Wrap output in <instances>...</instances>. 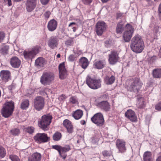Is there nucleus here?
I'll list each match as a JSON object with an SVG mask.
<instances>
[{"label":"nucleus","mask_w":161,"mask_h":161,"mask_svg":"<svg viewBox=\"0 0 161 161\" xmlns=\"http://www.w3.org/2000/svg\"><path fill=\"white\" fill-rule=\"evenodd\" d=\"M152 75L154 78H161V69H155L152 72Z\"/></svg>","instance_id":"nucleus-32"},{"label":"nucleus","mask_w":161,"mask_h":161,"mask_svg":"<svg viewBox=\"0 0 161 161\" xmlns=\"http://www.w3.org/2000/svg\"><path fill=\"white\" fill-rule=\"evenodd\" d=\"M80 123L81 125H84L85 124L86 122L85 120H82L80 121Z\"/></svg>","instance_id":"nucleus-62"},{"label":"nucleus","mask_w":161,"mask_h":161,"mask_svg":"<svg viewBox=\"0 0 161 161\" xmlns=\"http://www.w3.org/2000/svg\"><path fill=\"white\" fill-rule=\"evenodd\" d=\"M6 154V151L5 148L0 146V157L3 158L5 156Z\"/></svg>","instance_id":"nucleus-41"},{"label":"nucleus","mask_w":161,"mask_h":161,"mask_svg":"<svg viewBox=\"0 0 161 161\" xmlns=\"http://www.w3.org/2000/svg\"><path fill=\"white\" fill-rule=\"evenodd\" d=\"M71 40H68L65 42V44L67 46H69L71 45Z\"/></svg>","instance_id":"nucleus-57"},{"label":"nucleus","mask_w":161,"mask_h":161,"mask_svg":"<svg viewBox=\"0 0 161 161\" xmlns=\"http://www.w3.org/2000/svg\"><path fill=\"white\" fill-rule=\"evenodd\" d=\"M29 104V102L28 100H24L21 104V108L23 109H25L28 107Z\"/></svg>","instance_id":"nucleus-36"},{"label":"nucleus","mask_w":161,"mask_h":161,"mask_svg":"<svg viewBox=\"0 0 161 161\" xmlns=\"http://www.w3.org/2000/svg\"><path fill=\"white\" fill-rule=\"evenodd\" d=\"M42 158V155L40 153L35 152L29 157L28 161H40Z\"/></svg>","instance_id":"nucleus-25"},{"label":"nucleus","mask_w":161,"mask_h":161,"mask_svg":"<svg viewBox=\"0 0 161 161\" xmlns=\"http://www.w3.org/2000/svg\"><path fill=\"white\" fill-rule=\"evenodd\" d=\"M79 63L82 68L86 69L88 66L89 61L86 58L83 57L79 59Z\"/></svg>","instance_id":"nucleus-28"},{"label":"nucleus","mask_w":161,"mask_h":161,"mask_svg":"<svg viewBox=\"0 0 161 161\" xmlns=\"http://www.w3.org/2000/svg\"><path fill=\"white\" fill-rule=\"evenodd\" d=\"M105 46L106 47H109L110 44L109 43V42L108 41H106L105 42Z\"/></svg>","instance_id":"nucleus-59"},{"label":"nucleus","mask_w":161,"mask_h":161,"mask_svg":"<svg viewBox=\"0 0 161 161\" xmlns=\"http://www.w3.org/2000/svg\"><path fill=\"white\" fill-rule=\"evenodd\" d=\"M143 84L139 78H135L133 79L132 82L128 86V91L134 92H137L142 87Z\"/></svg>","instance_id":"nucleus-5"},{"label":"nucleus","mask_w":161,"mask_h":161,"mask_svg":"<svg viewBox=\"0 0 161 161\" xmlns=\"http://www.w3.org/2000/svg\"><path fill=\"white\" fill-rule=\"evenodd\" d=\"M10 73L8 70H2L0 72V77L2 80L6 82L10 79Z\"/></svg>","instance_id":"nucleus-23"},{"label":"nucleus","mask_w":161,"mask_h":161,"mask_svg":"<svg viewBox=\"0 0 161 161\" xmlns=\"http://www.w3.org/2000/svg\"><path fill=\"white\" fill-rule=\"evenodd\" d=\"M57 26V21L54 19H52L48 22L47 28L49 31H53L56 29Z\"/></svg>","instance_id":"nucleus-24"},{"label":"nucleus","mask_w":161,"mask_h":161,"mask_svg":"<svg viewBox=\"0 0 161 161\" xmlns=\"http://www.w3.org/2000/svg\"><path fill=\"white\" fill-rule=\"evenodd\" d=\"M108 61L112 65L115 64L119 59V53L117 51H112L108 55Z\"/></svg>","instance_id":"nucleus-14"},{"label":"nucleus","mask_w":161,"mask_h":161,"mask_svg":"<svg viewBox=\"0 0 161 161\" xmlns=\"http://www.w3.org/2000/svg\"><path fill=\"white\" fill-rule=\"evenodd\" d=\"M137 105L138 108H142L145 106L143 100L142 99H139L137 103Z\"/></svg>","instance_id":"nucleus-44"},{"label":"nucleus","mask_w":161,"mask_h":161,"mask_svg":"<svg viewBox=\"0 0 161 161\" xmlns=\"http://www.w3.org/2000/svg\"><path fill=\"white\" fill-rule=\"evenodd\" d=\"M125 115L132 122H136L137 120V117L135 112L131 109L128 110L125 112Z\"/></svg>","instance_id":"nucleus-18"},{"label":"nucleus","mask_w":161,"mask_h":161,"mask_svg":"<svg viewBox=\"0 0 161 161\" xmlns=\"http://www.w3.org/2000/svg\"><path fill=\"white\" fill-rule=\"evenodd\" d=\"M25 130L30 134H32L34 131V128L32 126L28 127L25 129Z\"/></svg>","instance_id":"nucleus-43"},{"label":"nucleus","mask_w":161,"mask_h":161,"mask_svg":"<svg viewBox=\"0 0 161 161\" xmlns=\"http://www.w3.org/2000/svg\"><path fill=\"white\" fill-rule=\"evenodd\" d=\"M9 48L8 46L5 45H3L1 47L0 52L2 54H7L8 53Z\"/></svg>","instance_id":"nucleus-34"},{"label":"nucleus","mask_w":161,"mask_h":161,"mask_svg":"<svg viewBox=\"0 0 161 161\" xmlns=\"http://www.w3.org/2000/svg\"><path fill=\"white\" fill-rule=\"evenodd\" d=\"M83 3L85 5H89L92 2V0H82Z\"/></svg>","instance_id":"nucleus-49"},{"label":"nucleus","mask_w":161,"mask_h":161,"mask_svg":"<svg viewBox=\"0 0 161 161\" xmlns=\"http://www.w3.org/2000/svg\"><path fill=\"white\" fill-rule=\"evenodd\" d=\"M11 133L13 135H17L19 133V130L18 129H14L10 130Z\"/></svg>","instance_id":"nucleus-46"},{"label":"nucleus","mask_w":161,"mask_h":161,"mask_svg":"<svg viewBox=\"0 0 161 161\" xmlns=\"http://www.w3.org/2000/svg\"><path fill=\"white\" fill-rule=\"evenodd\" d=\"M106 65V62L104 59H99L94 62L93 66L95 69H100L104 68Z\"/></svg>","instance_id":"nucleus-20"},{"label":"nucleus","mask_w":161,"mask_h":161,"mask_svg":"<svg viewBox=\"0 0 161 161\" xmlns=\"http://www.w3.org/2000/svg\"><path fill=\"white\" fill-rule=\"evenodd\" d=\"M115 80V77L113 75L111 76H106L104 78V83L107 85H110L114 83Z\"/></svg>","instance_id":"nucleus-30"},{"label":"nucleus","mask_w":161,"mask_h":161,"mask_svg":"<svg viewBox=\"0 0 161 161\" xmlns=\"http://www.w3.org/2000/svg\"><path fill=\"white\" fill-rule=\"evenodd\" d=\"M159 28V27L158 26H156L155 27V31L156 33H157L158 32V29Z\"/></svg>","instance_id":"nucleus-63"},{"label":"nucleus","mask_w":161,"mask_h":161,"mask_svg":"<svg viewBox=\"0 0 161 161\" xmlns=\"http://www.w3.org/2000/svg\"><path fill=\"white\" fill-rule=\"evenodd\" d=\"M97 106L102 110L106 112L109 111L110 109V105L107 101H103L99 103Z\"/></svg>","instance_id":"nucleus-21"},{"label":"nucleus","mask_w":161,"mask_h":161,"mask_svg":"<svg viewBox=\"0 0 161 161\" xmlns=\"http://www.w3.org/2000/svg\"><path fill=\"white\" fill-rule=\"evenodd\" d=\"M117 148L120 153H124L126 152L125 142L122 139H118L116 142Z\"/></svg>","instance_id":"nucleus-15"},{"label":"nucleus","mask_w":161,"mask_h":161,"mask_svg":"<svg viewBox=\"0 0 161 161\" xmlns=\"http://www.w3.org/2000/svg\"><path fill=\"white\" fill-rule=\"evenodd\" d=\"M75 57L74 55L71 54L68 57V60L70 62H73L74 60Z\"/></svg>","instance_id":"nucleus-47"},{"label":"nucleus","mask_w":161,"mask_h":161,"mask_svg":"<svg viewBox=\"0 0 161 161\" xmlns=\"http://www.w3.org/2000/svg\"><path fill=\"white\" fill-rule=\"evenodd\" d=\"M63 125L66 129L68 133L70 134L73 132V126L69 120L67 119L64 120L63 122Z\"/></svg>","instance_id":"nucleus-22"},{"label":"nucleus","mask_w":161,"mask_h":161,"mask_svg":"<svg viewBox=\"0 0 161 161\" xmlns=\"http://www.w3.org/2000/svg\"><path fill=\"white\" fill-rule=\"evenodd\" d=\"M134 32V28L132 25L129 24H127L126 25V30L123 35L124 39L125 42L130 41Z\"/></svg>","instance_id":"nucleus-10"},{"label":"nucleus","mask_w":161,"mask_h":161,"mask_svg":"<svg viewBox=\"0 0 161 161\" xmlns=\"http://www.w3.org/2000/svg\"><path fill=\"white\" fill-rule=\"evenodd\" d=\"M83 115V111L80 109H77L73 112L72 116L75 119L78 120L81 118Z\"/></svg>","instance_id":"nucleus-29"},{"label":"nucleus","mask_w":161,"mask_h":161,"mask_svg":"<svg viewBox=\"0 0 161 161\" xmlns=\"http://www.w3.org/2000/svg\"><path fill=\"white\" fill-rule=\"evenodd\" d=\"M155 109L158 110H161V102L159 103L156 105Z\"/></svg>","instance_id":"nucleus-48"},{"label":"nucleus","mask_w":161,"mask_h":161,"mask_svg":"<svg viewBox=\"0 0 161 161\" xmlns=\"http://www.w3.org/2000/svg\"><path fill=\"white\" fill-rule=\"evenodd\" d=\"M60 78L61 79L65 78L67 76V72L65 68L64 63L60 64L58 66Z\"/></svg>","instance_id":"nucleus-16"},{"label":"nucleus","mask_w":161,"mask_h":161,"mask_svg":"<svg viewBox=\"0 0 161 161\" xmlns=\"http://www.w3.org/2000/svg\"><path fill=\"white\" fill-rule=\"evenodd\" d=\"M50 91L51 90L48 88H42L40 90L39 94L42 95L47 96V95Z\"/></svg>","instance_id":"nucleus-35"},{"label":"nucleus","mask_w":161,"mask_h":161,"mask_svg":"<svg viewBox=\"0 0 161 161\" xmlns=\"http://www.w3.org/2000/svg\"><path fill=\"white\" fill-rule=\"evenodd\" d=\"M42 3L43 5L46 4L49 0H40Z\"/></svg>","instance_id":"nucleus-54"},{"label":"nucleus","mask_w":161,"mask_h":161,"mask_svg":"<svg viewBox=\"0 0 161 161\" xmlns=\"http://www.w3.org/2000/svg\"><path fill=\"white\" fill-rule=\"evenodd\" d=\"M44 99L42 97L38 96L35 99L34 106L36 110L40 111L42 109L44 108Z\"/></svg>","instance_id":"nucleus-12"},{"label":"nucleus","mask_w":161,"mask_h":161,"mask_svg":"<svg viewBox=\"0 0 161 161\" xmlns=\"http://www.w3.org/2000/svg\"><path fill=\"white\" fill-rule=\"evenodd\" d=\"M54 79V75L51 72H45L43 73L41 77L40 82L44 86L49 85Z\"/></svg>","instance_id":"nucleus-6"},{"label":"nucleus","mask_w":161,"mask_h":161,"mask_svg":"<svg viewBox=\"0 0 161 161\" xmlns=\"http://www.w3.org/2000/svg\"><path fill=\"white\" fill-rule=\"evenodd\" d=\"M150 120V118L149 116H147L146 117V123L147 124H149Z\"/></svg>","instance_id":"nucleus-56"},{"label":"nucleus","mask_w":161,"mask_h":161,"mask_svg":"<svg viewBox=\"0 0 161 161\" xmlns=\"http://www.w3.org/2000/svg\"><path fill=\"white\" fill-rule=\"evenodd\" d=\"M61 134L59 132L55 133L53 135V139L55 141H58L60 140L61 138Z\"/></svg>","instance_id":"nucleus-39"},{"label":"nucleus","mask_w":161,"mask_h":161,"mask_svg":"<svg viewBox=\"0 0 161 161\" xmlns=\"http://www.w3.org/2000/svg\"><path fill=\"white\" fill-rule=\"evenodd\" d=\"M156 161H161V156H159L157 158Z\"/></svg>","instance_id":"nucleus-61"},{"label":"nucleus","mask_w":161,"mask_h":161,"mask_svg":"<svg viewBox=\"0 0 161 161\" xmlns=\"http://www.w3.org/2000/svg\"><path fill=\"white\" fill-rule=\"evenodd\" d=\"M52 148L58 151L60 156L64 159H65L67 156V154L65 153L69 151L71 149L70 147L68 145L64 146L58 145H53L52 146Z\"/></svg>","instance_id":"nucleus-7"},{"label":"nucleus","mask_w":161,"mask_h":161,"mask_svg":"<svg viewBox=\"0 0 161 161\" xmlns=\"http://www.w3.org/2000/svg\"><path fill=\"white\" fill-rule=\"evenodd\" d=\"M52 116L50 115H44L38 121L39 126L44 130H47L48 129L47 126L51 122Z\"/></svg>","instance_id":"nucleus-4"},{"label":"nucleus","mask_w":161,"mask_h":161,"mask_svg":"<svg viewBox=\"0 0 161 161\" xmlns=\"http://www.w3.org/2000/svg\"><path fill=\"white\" fill-rule=\"evenodd\" d=\"M123 15V14L121 13H118L117 14V17H120L122 16Z\"/></svg>","instance_id":"nucleus-60"},{"label":"nucleus","mask_w":161,"mask_h":161,"mask_svg":"<svg viewBox=\"0 0 161 161\" xmlns=\"http://www.w3.org/2000/svg\"><path fill=\"white\" fill-rule=\"evenodd\" d=\"M40 47L36 46L29 50H25L23 52L25 58L27 59H32L39 52Z\"/></svg>","instance_id":"nucleus-8"},{"label":"nucleus","mask_w":161,"mask_h":161,"mask_svg":"<svg viewBox=\"0 0 161 161\" xmlns=\"http://www.w3.org/2000/svg\"><path fill=\"white\" fill-rule=\"evenodd\" d=\"M69 103L74 106L78 105L79 104L78 98L75 96H72L69 98Z\"/></svg>","instance_id":"nucleus-33"},{"label":"nucleus","mask_w":161,"mask_h":161,"mask_svg":"<svg viewBox=\"0 0 161 161\" xmlns=\"http://www.w3.org/2000/svg\"><path fill=\"white\" fill-rule=\"evenodd\" d=\"M159 15L160 19L161 20V3L160 4L158 8Z\"/></svg>","instance_id":"nucleus-55"},{"label":"nucleus","mask_w":161,"mask_h":161,"mask_svg":"<svg viewBox=\"0 0 161 161\" xmlns=\"http://www.w3.org/2000/svg\"><path fill=\"white\" fill-rule=\"evenodd\" d=\"M9 158L12 161H20L19 157L16 156L11 155L9 156Z\"/></svg>","instance_id":"nucleus-45"},{"label":"nucleus","mask_w":161,"mask_h":161,"mask_svg":"<svg viewBox=\"0 0 161 161\" xmlns=\"http://www.w3.org/2000/svg\"><path fill=\"white\" fill-rule=\"evenodd\" d=\"M15 85L14 84H12L8 86V88L9 90L11 91L14 89L15 88Z\"/></svg>","instance_id":"nucleus-53"},{"label":"nucleus","mask_w":161,"mask_h":161,"mask_svg":"<svg viewBox=\"0 0 161 161\" xmlns=\"http://www.w3.org/2000/svg\"><path fill=\"white\" fill-rule=\"evenodd\" d=\"M37 0H27L25 3L26 8L28 12L32 11L36 5Z\"/></svg>","instance_id":"nucleus-19"},{"label":"nucleus","mask_w":161,"mask_h":161,"mask_svg":"<svg viewBox=\"0 0 161 161\" xmlns=\"http://www.w3.org/2000/svg\"><path fill=\"white\" fill-rule=\"evenodd\" d=\"M4 1L5 2H7L8 6H9L12 5V4L11 0H4Z\"/></svg>","instance_id":"nucleus-58"},{"label":"nucleus","mask_w":161,"mask_h":161,"mask_svg":"<svg viewBox=\"0 0 161 161\" xmlns=\"http://www.w3.org/2000/svg\"><path fill=\"white\" fill-rule=\"evenodd\" d=\"M77 24L74 22L70 23L68 25L69 27L73 29V31L75 32L76 30Z\"/></svg>","instance_id":"nucleus-40"},{"label":"nucleus","mask_w":161,"mask_h":161,"mask_svg":"<svg viewBox=\"0 0 161 161\" xmlns=\"http://www.w3.org/2000/svg\"><path fill=\"white\" fill-rule=\"evenodd\" d=\"M59 40L55 36H51L48 42V45L51 48L53 49L57 47L58 44Z\"/></svg>","instance_id":"nucleus-17"},{"label":"nucleus","mask_w":161,"mask_h":161,"mask_svg":"<svg viewBox=\"0 0 161 161\" xmlns=\"http://www.w3.org/2000/svg\"><path fill=\"white\" fill-rule=\"evenodd\" d=\"M91 120L93 123L99 126H103L104 123L103 116L101 113H98L95 114L91 118Z\"/></svg>","instance_id":"nucleus-9"},{"label":"nucleus","mask_w":161,"mask_h":161,"mask_svg":"<svg viewBox=\"0 0 161 161\" xmlns=\"http://www.w3.org/2000/svg\"><path fill=\"white\" fill-rule=\"evenodd\" d=\"M46 64L45 59L42 57H39L35 61V64L36 66L39 68L44 66Z\"/></svg>","instance_id":"nucleus-27"},{"label":"nucleus","mask_w":161,"mask_h":161,"mask_svg":"<svg viewBox=\"0 0 161 161\" xmlns=\"http://www.w3.org/2000/svg\"><path fill=\"white\" fill-rule=\"evenodd\" d=\"M51 14V13L49 11H47L44 14V15L45 18L48 19Z\"/></svg>","instance_id":"nucleus-50"},{"label":"nucleus","mask_w":161,"mask_h":161,"mask_svg":"<svg viewBox=\"0 0 161 161\" xmlns=\"http://www.w3.org/2000/svg\"><path fill=\"white\" fill-rule=\"evenodd\" d=\"M10 64L12 67L17 68L20 66L21 64V61L17 57H14L11 58Z\"/></svg>","instance_id":"nucleus-26"},{"label":"nucleus","mask_w":161,"mask_h":161,"mask_svg":"<svg viewBox=\"0 0 161 161\" xmlns=\"http://www.w3.org/2000/svg\"><path fill=\"white\" fill-rule=\"evenodd\" d=\"M158 55L161 58V47L159 50V52Z\"/></svg>","instance_id":"nucleus-64"},{"label":"nucleus","mask_w":161,"mask_h":161,"mask_svg":"<svg viewBox=\"0 0 161 161\" xmlns=\"http://www.w3.org/2000/svg\"><path fill=\"white\" fill-rule=\"evenodd\" d=\"M14 109V103L13 101L8 102L4 104L1 110L3 116L7 118L10 116L13 113Z\"/></svg>","instance_id":"nucleus-2"},{"label":"nucleus","mask_w":161,"mask_h":161,"mask_svg":"<svg viewBox=\"0 0 161 161\" xmlns=\"http://www.w3.org/2000/svg\"><path fill=\"white\" fill-rule=\"evenodd\" d=\"M5 37L4 33L3 32H0V42H2Z\"/></svg>","instance_id":"nucleus-51"},{"label":"nucleus","mask_w":161,"mask_h":161,"mask_svg":"<svg viewBox=\"0 0 161 161\" xmlns=\"http://www.w3.org/2000/svg\"><path fill=\"white\" fill-rule=\"evenodd\" d=\"M103 156L105 158H108L112 155V153L110 151L104 150L102 152Z\"/></svg>","instance_id":"nucleus-42"},{"label":"nucleus","mask_w":161,"mask_h":161,"mask_svg":"<svg viewBox=\"0 0 161 161\" xmlns=\"http://www.w3.org/2000/svg\"><path fill=\"white\" fill-rule=\"evenodd\" d=\"M143 159L144 161H153L152 153L149 151H147L144 153Z\"/></svg>","instance_id":"nucleus-31"},{"label":"nucleus","mask_w":161,"mask_h":161,"mask_svg":"<svg viewBox=\"0 0 161 161\" xmlns=\"http://www.w3.org/2000/svg\"><path fill=\"white\" fill-rule=\"evenodd\" d=\"M132 50L136 53H141L144 47V42L139 35H135L132 39L130 44Z\"/></svg>","instance_id":"nucleus-1"},{"label":"nucleus","mask_w":161,"mask_h":161,"mask_svg":"<svg viewBox=\"0 0 161 161\" xmlns=\"http://www.w3.org/2000/svg\"><path fill=\"white\" fill-rule=\"evenodd\" d=\"M102 138V136L100 133L95 135L92 138V141L95 143H97L99 140Z\"/></svg>","instance_id":"nucleus-38"},{"label":"nucleus","mask_w":161,"mask_h":161,"mask_svg":"<svg viewBox=\"0 0 161 161\" xmlns=\"http://www.w3.org/2000/svg\"><path fill=\"white\" fill-rule=\"evenodd\" d=\"M123 26L122 22H119L117 24L116 31L117 33H121L123 31Z\"/></svg>","instance_id":"nucleus-37"},{"label":"nucleus","mask_w":161,"mask_h":161,"mask_svg":"<svg viewBox=\"0 0 161 161\" xmlns=\"http://www.w3.org/2000/svg\"><path fill=\"white\" fill-rule=\"evenodd\" d=\"M74 53L76 55V57H77L82 53V52L81 50H77L76 52H74Z\"/></svg>","instance_id":"nucleus-52"},{"label":"nucleus","mask_w":161,"mask_h":161,"mask_svg":"<svg viewBox=\"0 0 161 161\" xmlns=\"http://www.w3.org/2000/svg\"><path fill=\"white\" fill-rule=\"evenodd\" d=\"M86 83L88 86L91 89H97L101 86V80L92 78L90 76L88 75L86 79Z\"/></svg>","instance_id":"nucleus-3"},{"label":"nucleus","mask_w":161,"mask_h":161,"mask_svg":"<svg viewBox=\"0 0 161 161\" xmlns=\"http://www.w3.org/2000/svg\"><path fill=\"white\" fill-rule=\"evenodd\" d=\"M107 27V25L104 22L98 21L96 25V31L97 35L99 36H101L106 30Z\"/></svg>","instance_id":"nucleus-13"},{"label":"nucleus","mask_w":161,"mask_h":161,"mask_svg":"<svg viewBox=\"0 0 161 161\" xmlns=\"http://www.w3.org/2000/svg\"><path fill=\"white\" fill-rule=\"evenodd\" d=\"M33 138L35 142L39 144L47 142L49 139L47 135L45 133H38L34 136Z\"/></svg>","instance_id":"nucleus-11"}]
</instances>
